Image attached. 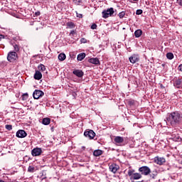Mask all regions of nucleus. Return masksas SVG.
Here are the masks:
<instances>
[{"instance_id": "obj_1", "label": "nucleus", "mask_w": 182, "mask_h": 182, "mask_svg": "<svg viewBox=\"0 0 182 182\" xmlns=\"http://www.w3.org/2000/svg\"><path fill=\"white\" fill-rule=\"evenodd\" d=\"M181 113L178 112H173L168 114L166 120L171 124V126H175V124H179V123L181 122Z\"/></svg>"}, {"instance_id": "obj_2", "label": "nucleus", "mask_w": 182, "mask_h": 182, "mask_svg": "<svg viewBox=\"0 0 182 182\" xmlns=\"http://www.w3.org/2000/svg\"><path fill=\"white\" fill-rule=\"evenodd\" d=\"M114 14V9L113 8L107 9V10H104L102 12V18L105 19L109 18V16H112Z\"/></svg>"}, {"instance_id": "obj_3", "label": "nucleus", "mask_w": 182, "mask_h": 182, "mask_svg": "<svg viewBox=\"0 0 182 182\" xmlns=\"http://www.w3.org/2000/svg\"><path fill=\"white\" fill-rule=\"evenodd\" d=\"M84 136L87 137V139H89L90 140H93L95 137H96V133H95L94 130L90 129L86 130L84 132Z\"/></svg>"}, {"instance_id": "obj_4", "label": "nucleus", "mask_w": 182, "mask_h": 182, "mask_svg": "<svg viewBox=\"0 0 182 182\" xmlns=\"http://www.w3.org/2000/svg\"><path fill=\"white\" fill-rule=\"evenodd\" d=\"M18 59V54L15 51H11L8 53L7 60L9 62H15V60Z\"/></svg>"}, {"instance_id": "obj_5", "label": "nucleus", "mask_w": 182, "mask_h": 182, "mask_svg": "<svg viewBox=\"0 0 182 182\" xmlns=\"http://www.w3.org/2000/svg\"><path fill=\"white\" fill-rule=\"evenodd\" d=\"M139 171H140V173H141V174L144 176H149V173H151V171L149 166H141L139 168Z\"/></svg>"}, {"instance_id": "obj_6", "label": "nucleus", "mask_w": 182, "mask_h": 182, "mask_svg": "<svg viewBox=\"0 0 182 182\" xmlns=\"http://www.w3.org/2000/svg\"><path fill=\"white\" fill-rule=\"evenodd\" d=\"M45 93L42 90H36L33 93V97L36 100L42 97Z\"/></svg>"}, {"instance_id": "obj_7", "label": "nucleus", "mask_w": 182, "mask_h": 182, "mask_svg": "<svg viewBox=\"0 0 182 182\" xmlns=\"http://www.w3.org/2000/svg\"><path fill=\"white\" fill-rule=\"evenodd\" d=\"M16 137H18L19 139H23L24 137H26L28 136V134H26V132L23 129H19L16 134Z\"/></svg>"}, {"instance_id": "obj_8", "label": "nucleus", "mask_w": 182, "mask_h": 182, "mask_svg": "<svg viewBox=\"0 0 182 182\" xmlns=\"http://www.w3.org/2000/svg\"><path fill=\"white\" fill-rule=\"evenodd\" d=\"M31 154L33 157H36L37 156H41L42 154V149L41 148H34L31 151Z\"/></svg>"}, {"instance_id": "obj_9", "label": "nucleus", "mask_w": 182, "mask_h": 182, "mask_svg": "<svg viewBox=\"0 0 182 182\" xmlns=\"http://www.w3.org/2000/svg\"><path fill=\"white\" fill-rule=\"evenodd\" d=\"M129 60L131 63H137L140 60V58L139 55L134 54L129 57Z\"/></svg>"}, {"instance_id": "obj_10", "label": "nucleus", "mask_w": 182, "mask_h": 182, "mask_svg": "<svg viewBox=\"0 0 182 182\" xmlns=\"http://www.w3.org/2000/svg\"><path fill=\"white\" fill-rule=\"evenodd\" d=\"M154 161L156 164H159V166H162V164H164V163H166V159L156 156L154 158Z\"/></svg>"}, {"instance_id": "obj_11", "label": "nucleus", "mask_w": 182, "mask_h": 182, "mask_svg": "<svg viewBox=\"0 0 182 182\" xmlns=\"http://www.w3.org/2000/svg\"><path fill=\"white\" fill-rule=\"evenodd\" d=\"M119 168H120V166L116 164H112L109 166V170L112 171V173H114V174L117 172Z\"/></svg>"}, {"instance_id": "obj_12", "label": "nucleus", "mask_w": 182, "mask_h": 182, "mask_svg": "<svg viewBox=\"0 0 182 182\" xmlns=\"http://www.w3.org/2000/svg\"><path fill=\"white\" fill-rule=\"evenodd\" d=\"M73 75H75L77 77H83L85 73L81 70H74L73 71Z\"/></svg>"}, {"instance_id": "obj_13", "label": "nucleus", "mask_w": 182, "mask_h": 182, "mask_svg": "<svg viewBox=\"0 0 182 182\" xmlns=\"http://www.w3.org/2000/svg\"><path fill=\"white\" fill-rule=\"evenodd\" d=\"M88 62L92 65H100V61L97 58H92L88 59Z\"/></svg>"}, {"instance_id": "obj_14", "label": "nucleus", "mask_w": 182, "mask_h": 182, "mask_svg": "<svg viewBox=\"0 0 182 182\" xmlns=\"http://www.w3.org/2000/svg\"><path fill=\"white\" fill-rule=\"evenodd\" d=\"M114 143H116V144H122V143H123V141H124V138H123V136H115L114 139Z\"/></svg>"}, {"instance_id": "obj_15", "label": "nucleus", "mask_w": 182, "mask_h": 182, "mask_svg": "<svg viewBox=\"0 0 182 182\" xmlns=\"http://www.w3.org/2000/svg\"><path fill=\"white\" fill-rule=\"evenodd\" d=\"M173 86H175V87H177L178 89H180V87H182V80L181 79H177L174 81L173 82Z\"/></svg>"}, {"instance_id": "obj_16", "label": "nucleus", "mask_w": 182, "mask_h": 182, "mask_svg": "<svg viewBox=\"0 0 182 182\" xmlns=\"http://www.w3.org/2000/svg\"><path fill=\"white\" fill-rule=\"evenodd\" d=\"M171 139L173 141H181V137L178 134H173L171 135Z\"/></svg>"}, {"instance_id": "obj_17", "label": "nucleus", "mask_w": 182, "mask_h": 182, "mask_svg": "<svg viewBox=\"0 0 182 182\" xmlns=\"http://www.w3.org/2000/svg\"><path fill=\"white\" fill-rule=\"evenodd\" d=\"M34 79H36V80H41L42 79V73L39 70H36L34 74Z\"/></svg>"}, {"instance_id": "obj_18", "label": "nucleus", "mask_w": 182, "mask_h": 182, "mask_svg": "<svg viewBox=\"0 0 182 182\" xmlns=\"http://www.w3.org/2000/svg\"><path fill=\"white\" fill-rule=\"evenodd\" d=\"M102 154H103V151H102L100 149L95 150L93 152V155L95 157H99V156H102Z\"/></svg>"}, {"instance_id": "obj_19", "label": "nucleus", "mask_w": 182, "mask_h": 182, "mask_svg": "<svg viewBox=\"0 0 182 182\" xmlns=\"http://www.w3.org/2000/svg\"><path fill=\"white\" fill-rule=\"evenodd\" d=\"M143 35V31L138 29L135 31L134 32V36L135 38H140Z\"/></svg>"}, {"instance_id": "obj_20", "label": "nucleus", "mask_w": 182, "mask_h": 182, "mask_svg": "<svg viewBox=\"0 0 182 182\" xmlns=\"http://www.w3.org/2000/svg\"><path fill=\"white\" fill-rule=\"evenodd\" d=\"M42 123L44 124V126H48L50 124V118L46 117L43 119Z\"/></svg>"}, {"instance_id": "obj_21", "label": "nucleus", "mask_w": 182, "mask_h": 182, "mask_svg": "<svg viewBox=\"0 0 182 182\" xmlns=\"http://www.w3.org/2000/svg\"><path fill=\"white\" fill-rule=\"evenodd\" d=\"M159 174V172H157V170H154L150 174V177L153 178L154 180L156 179L157 177V175Z\"/></svg>"}, {"instance_id": "obj_22", "label": "nucleus", "mask_w": 182, "mask_h": 182, "mask_svg": "<svg viewBox=\"0 0 182 182\" xmlns=\"http://www.w3.org/2000/svg\"><path fill=\"white\" fill-rule=\"evenodd\" d=\"M84 58H86V53H81L78 54V55H77V60L82 61V60Z\"/></svg>"}, {"instance_id": "obj_23", "label": "nucleus", "mask_w": 182, "mask_h": 182, "mask_svg": "<svg viewBox=\"0 0 182 182\" xmlns=\"http://www.w3.org/2000/svg\"><path fill=\"white\" fill-rule=\"evenodd\" d=\"M59 60L63 61L66 59V55L65 53H60L58 55Z\"/></svg>"}, {"instance_id": "obj_24", "label": "nucleus", "mask_w": 182, "mask_h": 182, "mask_svg": "<svg viewBox=\"0 0 182 182\" xmlns=\"http://www.w3.org/2000/svg\"><path fill=\"white\" fill-rule=\"evenodd\" d=\"M166 58L167 59H169V60H171L172 59H174V54H173V53H167Z\"/></svg>"}, {"instance_id": "obj_25", "label": "nucleus", "mask_w": 182, "mask_h": 182, "mask_svg": "<svg viewBox=\"0 0 182 182\" xmlns=\"http://www.w3.org/2000/svg\"><path fill=\"white\" fill-rule=\"evenodd\" d=\"M133 178L134 180H139L140 178H141V175L140 173H134L133 174Z\"/></svg>"}, {"instance_id": "obj_26", "label": "nucleus", "mask_w": 182, "mask_h": 182, "mask_svg": "<svg viewBox=\"0 0 182 182\" xmlns=\"http://www.w3.org/2000/svg\"><path fill=\"white\" fill-rule=\"evenodd\" d=\"M38 70H41V72H45V70H46V68L45 67V65H43V64H41L38 65Z\"/></svg>"}, {"instance_id": "obj_27", "label": "nucleus", "mask_w": 182, "mask_h": 182, "mask_svg": "<svg viewBox=\"0 0 182 182\" xmlns=\"http://www.w3.org/2000/svg\"><path fill=\"white\" fill-rule=\"evenodd\" d=\"M67 26H68V28H70V29H73V28H75V23H73V22H68L67 23Z\"/></svg>"}, {"instance_id": "obj_28", "label": "nucleus", "mask_w": 182, "mask_h": 182, "mask_svg": "<svg viewBox=\"0 0 182 182\" xmlns=\"http://www.w3.org/2000/svg\"><path fill=\"white\" fill-rule=\"evenodd\" d=\"M28 173H33V171H35V167L29 166L28 168Z\"/></svg>"}, {"instance_id": "obj_29", "label": "nucleus", "mask_w": 182, "mask_h": 182, "mask_svg": "<svg viewBox=\"0 0 182 182\" xmlns=\"http://www.w3.org/2000/svg\"><path fill=\"white\" fill-rule=\"evenodd\" d=\"M124 15H126V12L122 11L118 14V16L120 18V19L124 18Z\"/></svg>"}, {"instance_id": "obj_30", "label": "nucleus", "mask_w": 182, "mask_h": 182, "mask_svg": "<svg viewBox=\"0 0 182 182\" xmlns=\"http://www.w3.org/2000/svg\"><path fill=\"white\" fill-rule=\"evenodd\" d=\"M15 52H19V46L16 44L13 45Z\"/></svg>"}, {"instance_id": "obj_31", "label": "nucleus", "mask_w": 182, "mask_h": 182, "mask_svg": "<svg viewBox=\"0 0 182 182\" xmlns=\"http://www.w3.org/2000/svg\"><path fill=\"white\" fill-rule=\"evenodd\" d=\"M5 127H6V130L11 131V130L12 129V125H11V124H6V125L5 126Z\"/></svg>"}, {"instance_id": "obj_32", "label": "nucleus", "mask_w": 182, "mask_h": 182, "mask_svg": "<svg viewBox=\"0 0 182 182\" xmlns=\"http://www.w3.org/2000/svg\"><path fill=\"white\" fill-rule=\"evenodd\" d=\"M141 14H143V10H141V9L136 10V15H141Z\"/></svg>"}, {"instance_id": "obj_33", "label": "nucleus", "mask_w": 182, "mask_h": 182, "mask_svg": "<svg viewBox=\"0 0 182 182\" xmlns=\"http://www.w3.org/2000/svg\"><path fill=\"white\" fill-rule=\"evenodd\" d=\"M90 28H91L92 29H97V25L96 23H93V24L90 26Z\"/></svg>"}, {"instance_id": "obj_34", "label": "nucleus", "mask_w": 182, "mask_h": 182, "mask_svg": "<svg viewBox=\"0 0 182 182\" xmlns=\"http://www.w3.org/2000/svg\"><path fill=\"white\" fill-rule=\"evenodd\" d=\"M80 42L81 43H86L87 42V40H86V38H82L80 39Z\"/></svg>"}, {"instance_id": "obj_35", "label": "nucleus", "mask_w": 182, "mask_h": 182, "mask_svg": "<svg viewBox=\"0 0 182 182\" xmlns=\"http://www.w3.org/2000/svg\"><path fill=\"white\" fill-rule=\"evenodd\" d=\"M133 173H134V171L129 170L128 171V176H133Z\"/></svg>"}, {"instance_id": "obj_36", "label": "nucleus", "mask_w": 182, "mask_h": 182, "mask_svg": "<svg viewBox=\"0 0 182 182\" xmlns=\"http://www.w3.org/2000/svg\"><path fill=\"white\" fill-rule=\"evenodd\" d=\"M41 15V11H36L34 14V16H39Z\"/></svg>"}, {"instance_id": "obj_37", "label": "nucleus", "mask_w": 182, "mask_h": 182, "mask_svg": "<svg viewBox=\"0 0 182 182\" xmlns=\"http://www.w3.org/2000/svg\"><path fill=\"white\" fill-rule=\"evenodd\" d=\"M23 100L28 99V93H25V94L23 95Z\"/></svg>"}, {"instance_id": "obj_38", "label": "nucleus", "mask_w": 182, "mask_h": 182, "mask_svg": "<svg viewBox=\"0 0 182 182\" xmlns=\"http://www.w3.org/2000/svg\"><path fill=\"white\" fill-rule=\"evenodd\" d=\"M129 105H130V106H133V105H134V100H129Z\"/></svg>"}, {"instance_id": "obj_39", "label": "nucleus", "mask_w": 182, "mask_h": 182, "mask_svg": "<svg viewBox=\"0 0 182 182\" xmlns=\"http://www.w3.org/2000/svg\"><path fill=\"white\" fill-rule=\"evenodd\" d=\"M177 4L180 5V6H182V2L181 0H177Z\"/></svg>"}, {"instance_id": "obj_40", "label": "nucleus", "mask_w": 182, "mask_h": 182, "mask_svg": "<svg viewBox=\"0 0 182 182\" xmlns=\"http://www.w3.org/2000/svg\"><path fill=\"white\" fill-rule=\"evenodd\" d=\"M178 69L182 72V64L178 66Z\"/></svg>"}, {"instance_id": "obj_41", "label": "nucleus", "mask_w": 182, "mask_h": 182, "mask_svg": "<svg viewBox=\"0 0 182 182\" xmlns=\"http://www.w3.org/2000/svg\"><path fill=\"white\" fill-rule=\"evenodd\" d=\"M70 35H75V31H71L70 33Z\"/></svg>"}, {"instance_id": "obj_42", "label": "nucleus", "mask_w": 182, "mask_h": 182, "mask_svg": "<svg viewBox=\"0 0 182 182\" xmlns=\"http://www.w3.org/2000/svg\"><path fill=\"white\" fill-rule=\"evenodd\" d=\"M1 39H4V35L0 34V41H1Z\"/></svg>"}, {"instance_id": "obj_43", "label": "nucleus", "mask_w": 182, "mask_h": 182, "mask_svg": "<svg viewBox=\"0 0 182 182\" xmlns=\"http://www.w3.org/2000/svg\"><path fill=\"white\" fill-rule=\"evenodd\" d=\"M77 16L78 18H82V14H77Z\"/></svg>"}, {"instance_id": "obj_44", "label": "nucleus", "mask_w": 182, "mask_h": 182, "mask_svg": "<svg viewBox=\"0 0 182 182\" xmlns=\"http://www.w3.org/2000/svg\"><path fill=\"white\" fill-rule=\"evenodd\" d=\"M74 1H77L78 4H80V2H82V0H74Z\"/></svg>"}, {"instance_id": "obj_45", "label": "nucleus", "mask_w": 182, "mask_h": 182, "mask_svg": "<svg viewBox=\"0 0 182 182\" xmlns=\"http://www.w3.org/2000/svg\"><path fill=\"white\" fill-rule=\"evenodd\" d=\"M133 1H139V0H133Z\"/></svg>"}, {"instance_id": "obj_46", "label": "nucleus", "mask_w": 182, "mask_h": 182, "mask_svg": "<svg viewBox=\"0 0 182 182\" xmlns=\"http://www.w3.org/2000/svg\"><path fill=\"white\" fill-rule=\"evenodd\" d=\"M181 164H182V161H181Z\"/></svg>"}]
</instances>
